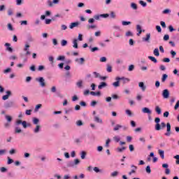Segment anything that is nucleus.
I'll list each match as a JSON object with an SVG mask.
<instances>
[{"label":"nucleus","mask_w":179,"mask_h":179,"mask_svg":"<svg viewBox=\"0 0 179 179\" xmlns=\"http://www.w3.org/2000/svg\"><path fill=\"white\" fill-rule=\"evenodd\" d=\"M90 51L91 52H96V51H99V48L97 47H94V48H92V46H90Z\"/></svg>","instance_id":"nucleus-33"},{"label":"nucleus","mask_w":179,"mask_h":179,"mask_svg":"<svg viewBox=\"0 0 179 179\" xmlns=\"http://www.w3.org/2000/svg\"><path fill=\"white\" fill-rule=\"evenodd\" d=\"M118 176V171H115L111 173V177H117Z\"/></svg>","instance_id":"nucleus-63"},{"label":"nucleus","mask_w":179,"mask_h":179,"mask_svg":"<svg viewBox=\"0 0 179 179\" xmlns=\"http://www.w3.org/2000/svg\"><path fill=\"white\" fill-rule=\"evenodd\" d=\"M171 13V9H169V8H166V9H165V10H164L163 11H162V13L164 14V15H168V13Z\"/></svg>","instance_id":"nucleus-36"},{"label":"nucleus","mask_w":179,"mask_h":179,"mask_svg":"<svg viewBox=\"0 0 179 179\" xmlns=\"http://www.w3.org/2000/svg\"><path fill=\"white\" fill-rule=\"evenodd\" d=\"M108 84L106 82H101L100 84L98 85V89L99 90H101V89H104V87H107Z\"/></svg>","instance_id":"nucleus-8"},{"label":"nucleus","mask_w":179,"mask_h":179,"mask_svg":"<svg viewBox=\"0 0 179 179\" xmlns=\"http://www.w3.org/2000/svg\"><path fill=\"white\" fill-rule=\"evenodd\" d=\"M80 157L83 160H85V159H86V156L87 155V152H86V151H81L80 153Z\"/></svg>","instance_id":"nucleus-18"},{"label":"nucleus","mask_w":179,"mask_h":179,"mask_svg":"<svg viewBox=\"0 0 179 179\" xmlns=\"http://www.w3.org/2000/svg\"><path fill=\"white\" fill-rule=\"evenodd\" d=\"M94 121L95 122H97V124H103V120L100 119L98 116H94Z\"/></svg>","instance_id":"nucleus-12"},{"label":"nucleus","mask_w":179,"mask_h":179,"mask_svg":"<svg viewBox=\"0 0 179 179\" xmlns=\"http://www.w3.org/2000/svg\"><path fill=\"white\" fill-rule=\"evenodd\" d=\"M129 149L130 152H134V150H135V147H134V145L130 144L129 145Z\"/></svg>","instance_id":"nucleus-57"},{"label":"nucleus","mask_w":179,"mask_h":179,"mask_svg":"<svg viewBox=\"0 0 179 179\" xmlns=\"http://www.w3.org/2000/svg\"><path fill=\"white\" fill-rule=\"evenodd\" d=\"M126 37H134V33L131 31H128L125 34Z\"/></svg>","instance_id":"nucleus-29"},{"label":"nucleus","mask_w":179,"mask_h":179,"mask_svg":"<svg viewBox=\"0 0 179 179\" xmlns=\"http://www.w3.org/2000/svg\"><path fill=\"white\" fill-rule=\"evenodd\" d=\"M169 30L171 33H173V31H176V29H174L172 25L169 26Z\"/></svg>","instance_id":"nucleus-52"},{"label":"nucleus","mask_w":179,"mask_h":179,"mask_svg":"<svg viewBox=\"0 0 179 179\" xmlns=\"http://www.w3.org/2000/svg\"><path fill=\"white\" fill-rule=\"evenodd\" d=\"M139 3L140 5H141V6H143V8H146V6H148V3L142 0L139 1Z\"/></svg>","instance_id":"nucleus-35"},{"label":"nucleus","mask_w":179,"mask_h":179,"mask_svg":"<svg viewBox=\"0 0 179 179\" xmlns=\"http://www.w3.org/2000/svg\"><path fill=\"white\" fill-rule=\"evenodd\" d=\"M44 69H45V66H44L43 65H40L38 67V71H44Z\"/></svg>","instance_id":"nucleus-54"},{"label":"nucleus","mask_w":179,"mask_h":179,"mask_svg":"<svg viewBox=\"0 0 179 179\" xmlns=\"http://www.w3.org/2000/svg\"><path fill=\"white\" fill-rule=\"evenodd\" d=\"M112 99H113V100H120V96L117 94H112Z\"/></svg>","instance_id":"nucleus-47"},{"label":"nucleus","mask_w":179,"mask_h":179,"mask_svg":"<svg viewBox=\"0 0 179 179\" xmlns=\"http://www.w3.org/2000/svg\"><path fill=\"white\" fill-rule=\"evenodd\" d=\"M130 125H131L133 128H135V127H136V122H135V121H134V120H131V121H130Z\"/></svg>","instance_id":"nucleus-58"},{"label":"nucleus","mask_w":179,"mask_h":179,"mask_svg":"<svg viewBox=\"0 0 179 179\" xmlns=\"http://www.w3.org/2000/svg\"><path fill=\"white\" fill-rule=\"evenodd\" d=\"M76 86L78 89H82L83 87V81L80 80L78 82L76 83Z\"/></svg>","instance_id":"nucleus-19"},{"label":"nucleus","mask_w":179,"mask_h":179,"mask_svg":"<svg viewBox=\"0 0 179 179\" xmlns=\"http://www.w3.org/2000/svg\"><path fill=\"white\" fill-rule=\"evenodd\" d=\"M134 69H135V66L134 64H131L130 66H129L128 71L129 72H132V71H134Z\"/></svg>","instance_id":"nucleus-41"},{"label":"nucleus","mask_w":179,"mask_h":179,"mask_svg":"<svg viewBox=\"0 0 179 179\" xmlns=\"http://www.w3.org/2000/svg\"><path fill=\"white\" fill-rule=\"evenodd\" d=\"M52 20V19H45V24H50Z\"/></svg>","instance_id":"nucleus-62"},{"label":"nucleus","mask_w":179,"mask_h":179,"mask_svg":"<svg viewBox=\"0 0 179 179\" xmlns=\"http://www.w3.org/2000/svg\"><path fill=\"white\" fill-rule=\"evenodd\" d=\"M145 171L148 174H150L152 173V169H150V166H147L145 168Z\"/></svg>","instance_id":"nucleus-38"},{"label":"nucleus","mask_w":179,"mask_h":179,"mask_svg":"<svg viewBox=\"0 0 179 179\" xmlns=\"http://www.w3.org/2000/svg\"><path fill=\"white\" fill-rule=\"evenodd\" d=\"M161 129L166 128V132L164 134L165 136H170L171 135V124L170 122L166 123L162 122L160 124Z\"/></svg>","instance_id":"nucleus-1"},{"label":"nucleus","mask_w":179,"mask_h":179,"mask_svg":"<svg viewBox=\"0 0 179 179\" xmlns=\"http://www.w3.org/2000/svg\"><path fill=\"white\" fill-rule=\"evenodd\" d=\"M57 17H63L61 15V14H56L55 16L52 17V20L53 22H55V20H57Z\"/></svg>","instance_id":"nucleus-31"},{"label":"nucleus","mask_w":179,"mask_h":179,"mask_svg":"<svg viewBox=\"0 0 179 179\" xmlns=\"http://www.w3.org/2000/svg\"><path fill=\"white\" fill-rule=\"evenodd\" d=\"M4 45L6 47V50L8 51V52H13V48L10 47V43H6Z\"/></svg>","instance_id":"nucleus-9"},{"label":"nucleus","mask_w":179,"mask_h":179,"mask_svg":"<svg viewBox=\"0 0 179 179\" xmlns=\"http://www.w3.org/2000/svg\"><path fill=\"white\" fill-rule=\"evenodd\" d=\"M76 125L77 127H82V125H83V122H82V120H78L76 122Z\"/></svg>","instance_id":"nucleus-51"},{"label":"nucleus","mask_w":179,"mask_h":179,"mask_svg":"<svg viewBox=\"0 0 179 179\" xmlns=\"http://www.w3.org/2000/svg\"><path fill=\"white\" fill-rule=\"evenodd\" d=\"M127 149V147H122V148H117V150L119 152V153H122L123 150H125Z\"/></svg>","instance_id":"nucleus-37"},{"label":"nucleus","mask_w":179,"mask_h":179,"mask_svg":"<svg viewBox=\"0 0 179 179\" xmlns=\"http://www.w3.org/2000/svg\"><path fill=\"white\" fill-rule=\"evenodd\" d=\"M162 97L164 99H169V97H170V91L167 89L164 90L162 91Z\"/></svg>","instance_id":"nucleus-6"},{"label":"nucleus","mask_w":179,"mask_h":179,"mask_svg":"<svg viewBox=\"0 0 179 179\" xmlns=\"http://www.w3.org/2000/svg\"><path fill=\"white\" fill-rule=\"evenodd\" d=\"M155 111L158 114V115L162 114V108H160V106H155Z\"/></svg>","instance_id":"nucleus-20"},{"label":"nucleus","mask_w":179,"mask_h":179,"mask_svg":"<svg viewBox=\"0 0 179 179\" xmlns=\"http://www.w3.org/2000/svg\"><path fill=\"white\" fill-rule=\"evenodd\" d=\"M131 23V21H122V26H129Z\"/></svg>","instance_id":"nucleus-32"},{"label":"nucleus","mask_w":179,"mask_h":179,"mask_svg":"<svg viewBox=\"0 0 179 179\" xmlns=\"http://www.w3.org/2000/svg\"><path fill=\"white\" fill-rule=\"evenodd\" d=\"M41 130V126L40 125H36V128L34 129V134H38L40 131Z\"/></svg>","instance_id":"nucleus-21"},{"label":"nucleus","mask_w":179,"mask_h":179,"mask_svg":"<svg viewBox=\"0 0 179 179\" xmlns=\"http://www.w3.org/2000/svg\"><path fill=\"white\" fill-rule=\"evenodd\" d=\"M158 153H159L161 159H164V151L163 150H159Z\"/></svg>","instance_id":"nucleus-26"},{"label":"nucleus","mask_w":179,"mask_h":179,"mask_svg":"<svg viewBox=\"0 0 179 179\" xmlns=\"http://www.w3.org/2000/svg\"><path fill=\"white\" fill-rule=\"evenodd\" d=\"M143 41H145V43H149L150 40V33L146 34V37H143L142 38Z\"/></svg>","instance_id":"nucleus-13"},{"label":"nucleus","mask_w":179,"mask_h":179,"mask_svg":"<svg viewBox=\"0 0 179 179\" xmlns=\"http://www.w3.org/2000/svg\"><path fill=\"white\" fill-rule=\"evenodd\" d=\"M41 107H43V105L41 103L37 104L35 107V111H38V110H40Z\"/></svg>","instance_id":"nucleus-42"},{"label":"nucleus","mask_w":179,"mask_h":179,"mask_svg":"<svg viewBox=\"0 0 179 179\" xmlns=\"http://www.w3.org/2000/svg\"><path fill=\"white\" fill-rule=\"evenodd\" d=\"M153 54L155 55V57H159L160 55V52H159V48H155L153 51Z\"/></svg>","instance_id":"nucleus-27"},{"label":"nucleus","mask_w":179,"mask_h":179,"mask_svg":"<svg viewBox=\"0 0 179 179\" xmlns=\"http://www.w3.org/2000/svg\"><path fill=\"white\" fill-rule=\"evenodd\" d=\"M113 86H114V87H119L120 86V81H116L113 83Z\"/></svg>","instance_id":"nucleus-48"},{"label":"nucleus","mask_w":179,"mask_h":179,"mask_svg":"<svg viewBox=\"0 0 179 179\" xmlns=\"http://www.w3.org/2000/svg\"><path fill=\"white\" fill-rule=\"evenodd\" d=\"M10 155H15L16 153V150L15 148H12L10 151H9Z\"/></svg>","instance_id":"nucleus-61"},{"label":"nucleus","mask_w":179,"mask_h":179,"mask_svg":"<svg viewBox=\"0 0 179 179\" xmlns=\"http://www.w3.org/2000/svg\"><path fill=\"white\" fill-rule=\"evenodd\" d=\"M76 62H78L80 65H83L85 64V58L80 57V58H77L76 59Z\"/></svg>","instance_id":"nucleus-10"},{"label":"nucleus","mask_w":179,"mask_h":179,"mask_svg":"<svg viewBox=\"0 0 179 179\" xmlns=\"http://www.w3.org/2000/svg\"><path fill=\"white\" fill-rule=\"evenodd\" d=\"M36 81L38 82L41 87H45V80L43 77H39L36 78Z\"/></svg>","instance_id":"nucleus-4"},{"label":"nucleus","mask_w":179,"mask_h":179,"mask_svg":"<svg viewBox=\"0 0 179 179\" xmlns=\"http://www.w3.org/2000/svg\"><path fill=\"white\" fill-rule=\"evenodd\" d=\"M15 134H22V129L19 127H15L14 129Z\"/></svg>","instance_id":"nucleus-23"},{"label":"nucleus","mask_w":179,"mask_h":179,"mask_svg":"<svg viewBox=\"0 0 179 179\" xmlns=\"http://www.w3.org/2000/svg\"><path fill=\"white\" fill-rule=\"evenodd\" d=\"M122 80L123 85H125V83H129L131 80H129V78H127L125 77H122Z\"/></svg>","instance_id":"nucleus-24"},{"label":"nucleus","mask_w":179,"mask_h":179,"mask_svg":"<svg viewBox=\"0 0 179 179\" xmlns=\"http://www.w3.org/2000/svg\"><path fill=\"white\" fill-rule=\"evenodd\" d=\"M47 5H48V6H49V8H52V6H54V4H53L52 1H51V0L47 1Z\"/></svg>","instance_id":"nucleus-40"},{"label":"nucleus","mask_w":179,"mask_h":179,"mask_svg":"<svg viewBox=\"0 0 179 179\" xmlns=\"http://www.w3.org/2000/svg\"><path fill=\"white\" fill-rule=\"evenodd\" d=\"M155 131H160L162 129V126H160L159 122H160V117H156L155 119Z\"/></svg>","instance_id":"nucleus-5"},{"label":"nucleus","mask_w":179,"mask_h":179,"mask_svg":"<svg viewBox=\"0 0 179 179\" xmlns=\"http://www.w3.org/2000/svg\"><path fill=\"white\" fill-rule=\"evenodd\" d=\"M10 72H12V69L7 68L6 69L3 70V73H9Z\"/></svg>","instance_id":"nucleus-56"},{"label":"nucleus","mask_w":179,"mask_h":179,"mask_svg":"<svg viewBox=\"0 0 179 179\" xmlns=\"http://www.w3.org/2000/svg\"><path fill=\"white\" fill-rule=\"evenodd\" d=\"M138 87L141 89L142 92H145L146 90V85H145V83L140 82L138 83Z\"/></svg>","instance_id":"nucleus-11"},{"label":"nucleus","mask_w":179,"mask_h":179,"mask_svg":"<svg viewBox=\"0 0 179 179\" xmlns=\"http://www.w3.org/2000/svg\"><path fill=\"white\" fill-rule=\"evenodd\" d=\"M167 78H169V76L167 74H163L162 78V82L164 83L167 80Z\"/></svg>","instance_id":"nucleus-34"},{"label":"nucleus","mask_w":179,"mask_h":179,"mask_svg":"<svg viewBox=\"0 0 179 179\" xmlns=\"http://www.w3.org/2000/svg\"><path fill=\"white\" fill-rule=\"evenodd\" d=\"M79 164H80V159H75L74 161H68L66 162V167L75 169Z\"/></svg>","instance_id":"nucleus-2"},{"label":"nucleus","mask_w":179,"mask_h":179,"mask_svg":"<svg viewBox=\"0 0 179 179\" xmlns=\"http://www.w3.org/2000/svg\"><path fill=\"white\" fill-rule=\"evenodd\" d=\"M106 66H107V68H106L107 72H108V73L113 72V66H111V65L107 64Z\"/></svg>","instance_id":"nucleus-28"},{"label":"nucleus","mask_w":179,"mask_h":179,"mask_svg":"<svg viewBox=\"0 0 179 179\" xmlns=\"http://www.w3.org/2000/svg\"><path fill=\"white\" fill-rule=\"evenodd\" d=\"M32 122L34 125H37L38 124V122H40V119H38L37 117H33Z\"/></svg>","instance_id":"nucleus-25"},{"label":"nucleus","mask_w":179,"mask_h":179,"mask_svg":"<svg viewBox=\"0 0 179 179\" xmlns=\"http://www.w3.org/2000/svg\"><path fill=\"white\" fill-rule=\"evenodd\" d=\"M6 120H7L8 122H11L12 121V117L10 115H6Z\"/></svg>","instance_id":"nucleus-53"},{"label":"nucleus","mask_w":179,"mask_h":179,"mask_svg":"<svg viewBox=\"0 0 179 179\" xmlns=\"http://www.w3.org/2000/svg\"><path fill=\"white\" fill-rule=\"evenodd\" d=\"M148 59L152 61V62H154V64H157V59L153 56H148Z\"/></svg>","instance_id":"nucleus-22"},{"label":"nucleus","mask_w":179,"mask_h":179,"mask_svg":"<svg viewBox=\"0 0 179 179\" xmlns=\"http://www.w3.org/2000/svg\"><path fill=\"white\" fill-rule=\"evenodd\" d=\"M178 108H179V100L177 101V102L174 106V110H178Z\"/></svg>","instance_id":"nucleus-64"},{"label":"nucleus","mask_w":179,"mask_h":179,"mask_svg":"<svg viewBox=\"0 0 179 179\" xmlns=\"http://www.w3.org/2000/svg\"><path fill=\"white\" fill-rule=\"evenodd\" d=\"M15 107H17V106L13 101H9L4 103V108H12Z\"/></svg>","instance_id":"nucleus-3"},{"label":"nucleus","mask_w":179,"mask_h":179,"mask_svg":"<svg viewBox=\"0 0 179 179\" xmlns=\"http://www.w3.org/2000/svg\"><path fill=\"white\" fill-rule=\"evenodd\" d=\"M131 8H132V9H134V10H136V9H138V5H136V3H131Z\"/></svg>","instance_id":"nucleus-39"},{"label":"nucleus","mask_w":179,"mask_h":179,"mask_svg":"<svg viewBox=\"0 0 179 179\" xmlns=\"http://www.w3.org/2000/svg\"><path fill=\"white\" fill-rule=\"evenodd\" d=\"M101 17H103L104 19L110 16V14L106 13V14H100Z\"/></svg>","instance_id":"nucleus-55"},{"label":"nucleus","mask_w":179,"mask_h":179,"mask_svg":"<svg viewBox=\"0 0 179 179\" xmlns=\"http://www.w3.org/2000/svg\"><path fill=\"white\" fill-rule=\"evenodd\" d=\"M113 141H115V142L118 143L120 142V141H121V138H120V136H115V137H113Z\"/></svg>","instance_id":"nucleus-43"},{"label":"nucleus","mask_w":179,"mask_h":179,"mask_svg":"<svg viewBox=\"0 0 179 179\" xmlns=\"http://www.w3.org/2000/svg\"><path fill=\"white\" fill-rule=\"evenodd\" d=\"M57 61H65V56L60 55L57 57Z\"/></svg>","instance_id":"nucleus-50"},{"label":"nucleus","mask_w":179,"mask_h":179,"mask_svg":"<svg viewBox=\"0 0 179 179\" xmlns=\"http://www.w3.org/2000/svg\"><path fill=\"white\" fill-rule=\"evenodd\" d=\"M6 94L2 96V100H8V99H9V96H12V92H10V90L6 91Z\"/></svg>","instance_id":"nucleus-7"},{"label":"nucleus","mask_w":179,"mask_h":179,"mask_svg":"<svg viewBox=\"0 0 179 179\" xmlns=\"http://www.w3.org/2000/svg\"><path fill=\"white\" fill-rule=\"evenodd\" d=\"M125 113L127 115H129V117H132V112L131 111V110L127 109L125 110Z\"/></svg>","instance_id":"nucleus-44"},{"label":"nucleus","mask_w":179,"mask_h":179,"mask_svg":"<svg viewBox=\"0 0 179 179\" xmlns=\"http://www.w3.org/2000/svg\"><path fill=\"white\" fill-rule=\"evenodd\" d=\"M90 94L92 96H97L98 97H100V96H101V92L98 91V92H90Z\"/></svg>","instance_id":"nucleus-17"},{"label":"nucleus","mask_w":179,"mask_h":179,"mask_svg":"<svg viewBox=\"0 0 179 179\" xmlns=\"http://www.w3.org/2000/svg\"><path fill=\"white\" fill-rule=\"evenodd\" d=\"M120 128H122V125L121 124H117L115 128L113 129V131H118Z\"/></svg>","instance_id":"nucleus-49"},{"label":"nucleus","mask_w":179,"mask_h":179,"mask_svg":"<svg viewBox=\"0 0 179 179\" xmlns=\"http://www.w3.org/2000/svg\"><path fill=\"white\" fill-rule=\"evenodd\" d=\"M73 48H76V50H78L79 48V45H78V39L75 38L73 41Z\"/></svg>","instance_id":"nucleus-16"},{"label":"nucleus","mask_w":179,"mask_h":179,"mask_svg":"<svg viewBox=\"0 0 179 179\" xmlns=\"http://www.w3.org/2000/svg\"><path fill=\"white\" fill-rule=\"evenodd\" d=\"M29 48H30V45H29V43H26L23 51H29Z\"/></svg>","instance_id":"nucleus-46"},{"label":"nucleus","mask_w":179,"mask_h":179,"mask_svg":"<svg viewBox=\"0 0 179 179\" xmlns=\"http://www.w3.org/2000/svg\"><path fill=\"white\" fill-rule=\"evenodd\" d=\"M96 104H97V101H92L90 103L91 107H96Z\"/></svg>","instance_id":"nucleus-59"},{"label":"nucleus","mask_w":179,"mask_h":179,"mask_svg":"<svg viewBox=\"0 0 179 179\" xmlns=\"http://www.w3.org/2000/svg\"><path fill=\"white\" fill-rule=\"evenodd\" d=\"M78 24H80L79 22H72L69 25V29H73L74 27H78Z\"/></svg>","instance_id":"nucleus-15"},{"label":"nucleus","mask_w":179,"mask_h":179,"mask_svg":"<svg viewBox=\"0 0 179 179\" xmlns=\"http://www.w3.org/2000/svg\"><path fill=\"white\" fill-rule=\"evenodd\" d=\"M142 111L144 114H152V110L149 108L145 107L142 109Z\"/></svg>","instance_id":"nucleus-14"},{"label":"nucleus","mask_w":179,"mask_h":179,"mask_svg":"<svg viewBox=\"0 0 179 179\" xmlns=\"http://www.w3.org/2000/svg\"><path fill=\"white\" fill-rule=\"evenodd\" d=\"M93 75H94V78H100V73H97V72H96V71H94L93 72Z\"/></svg>","instance_id":"nucleus-60"},{"label":"nucleus","mask_w":179,"mask_h":179,"mask_svg":"<svg viewBox=\"0 0 179 179\" xmlns=\"http://www.w3.org/2000/svg\"><path fill=\"white\" fill-rule=\"evenodd\" d=\"M7 164H12L13 163V159H12L10 157H7Z\"/></svg>","instance_id":"nucleus-45"},{"label":"nucleus","mask_w":179,"mask_h":179,"mask_svg":"<svg viewBox=\"0 0 179 179\" xmlns=\"http://www.w3.org/2000/svg\"><path fill=\"white\" fill-rule=\"evenodd\" d=\"M61 45L62 47H65V45H68V41L63 39L61 41Z\"/></svg>","instance_id":"nucleus-30"}]
</instances>
